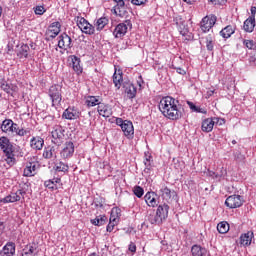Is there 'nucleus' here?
<instances>
[{
    "instance_id": "1",
    "label": "nucleus",
    "mask_w": 256,
    "mask_h": 256,
    "mask_svg": "<svg viewBox=\"0 0 256 256\" xmlns=\"http://www.w3.org/2000/svg\"><path fill=\"white\" fill-rule=\"evenodd\" d=\"M159 111L171 121H179L183 117V112L179 109V100L171 96L163 97L159 102Z\"/></svg>"
},
{
    "instance_id": "2",
    "label": "nucleus",
    "mask_w": 256,
    "mask_h": 256,
    "mask_svg": "<svg viewBox=\"0 0 256 256\" xmlns=\"http://www.w3.org/2000/svg\"><path fill=\"white\" fill-rule=\"evenodd\" d=\"M0 148L6 157L5 161L7 162V164L10 167H13V165H15L16 163L15 154H13L15 151V147L13 146L9 138H7L6 136L0 137Z\"/></svg>"
},
{
    "instance_id": "3",
    "label": "nucleus",
    "mask_w": 256,
    "mask_h": 256,
    "mask_svg": "<svg viewBox=\"0 0 256 256\" xmlns=\"http://www.w3.org/2000/svg\"><path fill=\"white\" fill-rule=\"evenodd\" d=\"M0 129L6 135H17L18 137H25L29 133L27 130L19 128V124L13 122L11 119L3 120Z\"/></svg>"
},
{
    "instance_id": "4",
    "label": "nucleus",
    "mask_w": 256,
    "mask_h": 256,
    "mask_svg": "<svg viewBox=\"0 0 256 256\" xmlns=\"http://www.w3.org/2000/svg\"><path fill=\"white\" fill-rule=\"evenodd\" d=\"M63 88L61 85H52L48 90V96L52 101V107H59L63 101Z\"/></svg>"
},
{
    "instance_id": "5",
    "label": "nucleus",
    "mask_w": 256,
    "mask_h": 256,
    "mask_svg": "<svg viewBox=\"0 0 256 256\" xmlns=\"http://www.w3.org/2000/svg\"><path fill=\"white\" fill-rule=\"evenodd\" d=\"M116 125L121 127L122 132L127 137V139H133L135 135V128L133 127V122L130 120H123V118H116Z\"/></svg>"
},
{
    "instance_id": "6",
    "label": "nucleus",
    "mask_w": 256,
    "mask_h": 256,
    "mask_svg": "<svg viewBox=\"0 0 256 256\" xmlns=\"http://www.w3.org/2000/svg\"><path fill=\"white\" fill-rule=\"evenodd\" d=\"M52 143L54 145H61L65 140V129L61 125H55L51 131Z\"/></svg>"
},
{
    "instance_id": "7",
    "label": "nucleus",
    "mask_w": 256,
    "mask_h": 256,
    "mask_svg": "<svg viewBox=\"0 0 256 256\" xmlns=\"http://www.w3.org/2000/svg\"><path fill=\"white\" fill-rule=\"evenodd\" d=\"M25 195H27V192L23 189H19L2 198L0 203H17V201H25Z\"/></svg>"
},
{
    "instance_id": "8",
    "label": "nucleus",
    "mask_w": 256,
    "mask_h": 256,
    "mask_svg": "<svg viewBox=\"0 0 256 256\" xmlns=\"http://www.w3.org/2000/svg\"><path fill=\"white\" fill-rule=\"evenodd\" d=\"M132 27L133 24L131 23V20H126L123 23L118 24L113 31L115 39H122V37H125L127 31Z\"/></svg>"
},
{
    "instance_id": "9",
    "label": "nucleus",
    "mask_w": 256,
    "mask_h": 256,
    "mask_svg": "<svg viewBox=\"0 0 256 256\" xmlns=\"http://www.w3.org/2000/svg\"><path fill=\"white\" fill-rule=\"evenodd\" d=\"M77 27L85 33V35H95V26H93L87 19L83 17L76 18Z\"/></svg>"
},
{
    "instance_id": "10",
    "label": "nucleus",
    "mask_w": 256,
    "mask_h": 256,
    "mask_svg": "<svg viewBox=\"0 0 256 256\" xmlns=\"http://www.w3.org/2000/svg\"><path fill=\"white\" fill-rule=\"evenodd\" d=\"M243 203H245L243 196L235 194L229 196L225 201V205L229 207V209H238V207L243 206Z\"/></svg>"
},
{
    "instance_id": "11",
    "label": "nucleus",
    "mask_w": 256,
    "mask_h": 256,
    "mask_svg": "<svg viewBox=\"0 0 256 256\" xmlns=\"http://www.w3.org/2000/svg\"><path fill=\"white\" fill-rule=\"evenodd\" d=\"M160 197H162L163 201L166 203H173V201L177 199V192L169 189L167 186H162L160 189Z\"/></svg>"
},
{
    "instance_id": "12",
    "label": "nucleus",
    "mask_w": 256,
    "mask_h": 256,
    "mask_svg": "<svg viewBox=\"0 0 256 256\" xmlns=\"http://www.w3.org/2000/svg\"><path fill=\"white\" fill-rule=\"evenodd\" d=\"M217 23V16L209 15L205 16L200 22V29L203 33H207Z\"/></svg>"
},
{
    "instance_id": "13",
    "label": "nucleus",
    "mask_w": 256,
    "mask_h": 256,
    "mask_svg": "<svg viewBox=\"0 0 256 256\" xmlns=\"http://www.w3.org/2000/svg\"><path fill=\"white\" fill-rule=\"evenodd\" d=\"M58 47L59 49H63L64 51H68L73 47V40L68 36L67 33H62L58 36Z\"/></svg>"
},
{
    "instance_id": "14",
    "label": "nucleus",
    "mask_w": 256,
    "mask_h": 256,
    "mask_svg": "<svg viewBox=\"0 0 256 256\" xmlns=\"http://www.w3.org/2000/svg\"><path fill=\"white\" fill-rule=\"evenodd\" d=\"M75 153V144L72 141H68L63 145V148L60 152V156L62 159H71Z\"/></svg>"
},
{
    "instance_id": "15",
    "label": "nucleus",
    "mask_w": 256,
    "mask_h": 256,
    "mask_svg": "<svg viewBox=\"0 0 256 256\" xmlns=\"http://www.w3.org/2000/svg\"><path fill=\"white\" fill-rule=\"evenodd\" d=\"M219 123V118H206L202 121L201 129L203 133H211L213 131V127Z\"/></svg>"
},
{
    "instance_id": "16",
    "label": "nucleus",
    "mask_w": 256,
    "mask_h": 256,
    "mask_svg": "<svg viewBox=\"0 0 256 256\" xmlns=\"http://www.w3.org/2000/svg\"><path fill=\"white\" fill-rule=\"evenodd\" d=\"M81 113L75 107H68L62 114L63 119H68L69 121H73L75 119H79Z\"/></svg>"
},
{
    "instance_id": "17",
    "label": "nucleus",
    "mask_w": 256,
    "mask_h": 256,
    "mask_svg": "<svg viewBox=\"0 0 256 256\" xmlns=\"http://www.w3.org/2000/svg\"><path fill=\"white\" fill-rule=\"evenodd\" d=\"M123 89L128 99H135V97H137V88L133 83H131V81L124 82Z\"/></svg>"
},
{
    "instance_id": "18",
    "label": "nucleus",
    "mask_w": 256,
    "mask_h": 256,
    "mask_svg": "<svg viewBox=\"0 0 256 256\" xmlns=\"http://www.w3.org/2000/svg\"><path fill=\"white\" fill-rule=\"evenodd\" d=\"M37 169H39L38 162H27L24 168V177H35L37 175Z\"/></svg>"
},
{
    "instance_id": "19",
    "label": "nucleus",
    "mask_w": 256,
    "mask_h": 256,
    "mask_svg": "<svg viewBox=\"0 0 256 256\" xmlns=\"http://www.w3.org/2000/svg\"><path fill=\"white\" fill-rule=\"evenodd\" d=\"M45 145V140L40 136H33L30 139V147L34 151H41Z\"/></svg>"
},
{
    "instance_id": "20",
    "label": "nucleus",
    "mask_w": 256,
    "mask_h": 256,
    "mask_svg": "<svg viewBox=\"0 0 256 256\" xmlns=\"http://www.w3.org/2000/svg\"><path fill=\"white\" fill-rule=\"evenodd\" d=\"M97 111L101 117H111L113 115V108L109 104L101 103L97 107Z\"/></svg>"
},
{
    "instance_id": "21",
    "label": "nucleus",
    "mask_w": 256,
    "mask_h": 256,
    "mask_svg": "<svg viewBox=\"0 0 256 256\" xmlns=\"http://www.w3.org/2000/svg\"><path fill=\"white\" fill-rule=\"evenodd\" d=\"M191 255L192 256H209V251L207 248L202 247L201 245L194 244L191 247Z\"/></svg>"
},
{
    "instance_id": "22",
    "label": "nucleus",
    "mask_w": 256,
    "mask_h": 256,
    "mask_svg": "<svg viewBox=\"0 0 256 256\" xmlns=\"http://www.w3.org/2000/svg\"><path fill=\"white\" fill-rule=\"evenodd\" d=\"M101 101H103L102 99H101V96H91V95H89V96H86L85 97V105L87 106V107H99V105H101Z\"/></svg>"
},
{
    "instance_id": "23",
    "label": "nucleus",
    "mask_w": 256,
    "mask_h": 256,
    "mask_svg": "<svg viewBox=\"0 0 256 256\" xmlns=\"http://www.w3.org/2000/svg\"><path fill=\"white\" fill-rule=\"evenodd\" d=\"M15 255V243L7 242L3 249L0 251V256H14Z\"/></svg>"
},
{
    "instance_id": "24",
    "label": "nucleus",
    "mask_w": 256,
    "mask_h": 256,
    "mask_svg": "<svg viewBox=\"0 0 256 256\" xmlns=\"http://www.w3.org/2000/svg\"><path fill=\"white\" fill-rule=\"evenodd\" d=\"M144 201L148 207H157V194L155 192H147L144 196Z\"/></svg>"
},
{
    "instance_id": "25",
    "label": "nucleus",
    "mask_w": 256,
    "mask_h": 256,
    "mask_svg": "<svg viewBox=\"0 0 256 256\" xmlns=\"http://www.w3.org/2000/svg\"><path fill=\"white\" fill-rule=\"evenodd\" d=\"M70 59L72 61V69L77 73V75H81L83 73V67H81V58L72 55L70 56Z\"/></svg>"
},
{
    "instance_id": "26",
    "label": "nucleus",
    "mask_w": 256,
    "mask_h": 256,
    "mask_svg": "<svg viewBox=\"0 0 256 256\" xmlns=\"http://www.w3.org/2000/svg\"><path fill=\"white\" fill-rule=\"evenodd\" d=\"M253 237V231H248L247 233L242 234L240 236V245H243V247H249L253 241Z\"/></svg>"
},
{
    "instance_id": "27",
    "label": "nucleus",
    "mask_w": 256,
    "mask_h": 256,
    "mask_svg": "<svg viewBox=\"0 0 256 256\" xmlns=\"http://www.w3.org/2000/svg\"><path fill=\"white\" fill-rule=\"evenodd\" d=\"M1 89L5 91L8 95H11L12 97L19 91V87L14 84H9V83H2L1 84Z\"/></svg>"
},
{
    "instance_id": "28",
    "label": "nucleus",
    "mask_w": 256,
    "mask_h": 256,
    "mask_svg": "<svg viewBox=\"0 0 256 256\" xmlns=\"http://www.w3.org/2000/svg\"><path fill=\"white\" fill-rule=\"evenodd\" d=\"M156 213L159 217L162 218L163 221H165L169 217V206L167 205V203L159 205Z\"/></svg>"
},
{
    "instance_id": "29",
    "label": "nucleus",
    "mask_w": 256,
    "mask_h": 256,
    "mask_svg": "<svg viewBox=\"0 0 256 256\" xmlns=\"http://www.w3.org/2000/svg\"><path fill=\"white\" fill-rule=\"evenodd\" d=\"M113 83L116 87V89H121L123 86V72L121 70L115 71L113 74Z\"/></svg>"
},
{
    "instance_id": "30",
    "label": "nucleus",
    "mask_w": 256,
    "mask_h": 256,
    "mask_svg": "<svg viewBox=\"0 0 256 256\" xmlns=\"http://www.w3.org/2000/svg\"><path fill=\"white\" fill-rule=\"evenodd\" d=\"M179 31H180V34L182 37H184V39L186 41H191L193 40V33H191L189 31V27L187 25H185L184 23H182L180 26H179Z\"/></svg>"
},
{
    "instance_id": "31",
    "label": "nucleus",
    "mask_w": 256,
    "mask_h": 256,
    "mask_svg": "<svg viewBox=\"0 0 256 256\" xmlns=\"http://www.w3.org/2000/svg\"><path fill=\"white\" fill-rule=\"evenodd\" d=\"M243 29L246 33H253L255 31V18L248 17L244 21Z\"/></svg>"
},
{
    "instance_id": "32",
    "label": "nucleus",
    "mask_w": 256,
    "mask_h": 256,
    "mask_svg": "<svg viewBox=\"0 0 256 256\" xmlns=\"http://www.w3.org/2000/svg\"><path fill=\"white\" fill-rule=\"evenodd\" d=\"M234 33H235V26L228 25L220 31V36L223 37V39H229L231 35H233Z\"/></svg>"
},
{
    "instance_id": "33",
    "label": "nucleus",
    "mask_w": 256,
    "mask_h": 256,
    "mask_svg": "<svg viewBox=\"0 0 256 256\" xmlns=\"http://www.w3.org/2000/svg\"><path fill=\"white\" fill-rule=\"evenodd\" d=\"M29 51H31L29 45L22 44L17 52V57H19L20 59H27V57H29Z\"/></svg>"
},
{
    "instance_id": "34",
    "label": "nucleus",
    "mask_w": 256,
    "mask_h": 256,
    "mask_svg": "<svg viewBox=\"0 0 256 256\" xmlns=\"http://www.w3.org/2000/svg\"><path fill=\"white\" fill-rule=\"evenodd\" d=\"M48 33H54V36L59 35L61 33V22H52L48 27Z\"/></svg>"
},
{
    "instance_id": "35",
    "label": "nucleus",
    "mask_w": 256,
    "mask_h": 256,
    "mask_svg": "<svg viewBox=\"0 0 256 256\" xmlns=\"http://www.w3.org/2000/svg\"><path fill=\"white\" fill-rule=\"evenodd\" d=\"M106 25H109V19H107V17H101L95 23L97 31H103Z\"/></svg>"
},
{
    "instance_id": "36",
    "label": "nucleus",
    "mask_w": 256,
    "mask_h": 256,
    "mask_svg": "<svg viewBox=\"0 0 256 256\" xmlns=\"http://www.w3.org/2000/svg\"><path fill=\"white\" fill-rule=\"evenodd\" d=\"M44 159H53V157H57V153L55 152V147H47L43 151Z\"/></svg>"
},
{
    "instance_id": "37",
    "label": "nucleus",
    "mask_w": 256,
    "mask_h": 256,
    "mask_svg": "<svg viewBox=\"0 0 256 256\" xmlns=\"http://www.w3.org/2000/svg\"><path fill=\"white\" fill-rule=\"evenodd\" d=\"M92 225H95L96 227H101L107 223V216H97L95 219L91 220Z\"/></svg>"
},
{
    "instance_id": "38",
    "label": "nucleus",
    "mask_w": 256,
    "mask_h": 256,
    "mask_svg": "<svg viewBox=\"0 0 256 256\" xmlns=\"http://www.w3.org/2000/svg\"><path fill=\"white\" fill-rule=\"evenodd\" d=\"M54 168L58 173H67L69 171V165L62 161L57 162Z\"/></svg>"
},
{
    "instance_id": "39",
    "label": "nucleus",
    "mask_w": 256,
    "mask_h": 256,
    "mask_svg": "<svg viewBox=\"0 0 256 256\" xmlns=\"http://www.w3.org/2000/svg\"><path fill=\"white\" fill-rule=\"evenodd\" d=\"M148 221L149 223H151V225H161V223H163V218L161 216H159V214L156 215H150L148 216Z\"/></svg>"
},
{
    "instance_id": "40",
    "label": "nucleus",
    "mask_w": 256,
    "mask_h": 256,
    "mask_svg": "<svg viewBox=\"0 0 256 256\" xmlns=\"http://www.w3.org/2000/svg\"><path fill=\"white\" fill-rule=\"evenodd\" d=\"M217 231L219 233H221L222 235H225V233L229 232V223H227L225 221L218 223Z\"/></svg>"
},
{
    "instance_id": "41",
    "label": "nucleus",
    "mask_w": 256,
    "mask_h": 256,
    "mask_svg": "<svg viewBox=\"0 0 256 256\" xmlns=\"http://www.w3.org/2000/svg\"><path fill=\"white\" fill-rule=\"evenodd\" d=\"M206 49L207 51H213L215 49V37L212 35L206 37Z\"/></svg>"
},
{
    "instance_id": "42",
    "label": "nucleus",
    "mask_w": 256,
    "mask_h": 256,
    "mask_svg": "<svg viewBox=\"0 0 256 256\" xmlns=\"http://www.w3.org/2000/svg\"><path fill=\"white\" fill-rule=\"evenodd\" d=\"M117 4L114 6V12L116 15H121V9L125 7V1L124 0H113Z\"/></svg>"
},
{
    "instance_id": "43",
    "label": "nucleus",
    "mask_w": 256,
    "mask_h": 256,
    "mask_svg": "<svg viewBox=\"0 0 256 256\" xmlns=\"http://www.w3.org/2000/svg\"><path fill=\"white\" fill-rule=\"evenodd\" d=\"M209 175L215 179H221V177H225V175H227V170L222 168L220 172H209Z\"/></svg>"
},
{
    "instance_id": "44",
    "label": "nucleus",
    "mask_w": 256,
    "mask_h": 256,
    "mask_svg": "<svg viewBox=\"0 0 256 256\" xmlns=\"http://www.w3.org/2000/svg\"><path fill=\"white\" fill-rule=\"evenodd\" d=\"M116 225H117V218L110 217V222L106 227V231L108 233L113 232V229H115Z\"/></svg>"
},
{
    "instance_id": "45",
    "label": "nucleus",
    "mask_w": 256,
    "mask_h": 256,
    "mask_svg": "<svg viewBox=\"0 0 256 256\" xmlns=\"http://www.w3.org/2000/svg\"><path fill=\"white\" fill-rule=\"evenodd\" d=\"M133 193H134V195H136V197H138V199H141L143 197V195L145 194V190H143V187H141V186H135L133 188Z\"/></svg>"
},
{
    "instance_id": "46",
    "label": "nucleus",
    "mask_w": 256,
    "mask_h": 256,
    "mask_svg": "<svg viewBox=\"0 0 256 256\" xmlns=\"http://www.w3.org/2000/svg\"><path fill=\"white\" fill-rule=\"evenodd\" d=\"M23 251L24 253L22 254V256H33V253H35V247L32 245H28Z\"/></svg>"
},
{
    "instance_id": "47",
    "label": "nucleus",
    "mask_w": 256,
    "mask_h": 256,
    "mask_svg": "<svg viewBox=\"0 0 256 256\" xmlns=\"http://www.w3.org/2000/svg\"><path fill=\"white\" fill-rule=\"evenodd\" d=\"M44 186L47 187L48 189H51L52 191L58 189L57 184H55V182H53L52 179L46 180L44 182Z\"/></svg>"
},
{
    "instance_id": "48",
    "label": "nucleus",
    "mask_w": 256,
    "mask_h": 256,
    "mask_svg": "<svg viewBox=\"0 0 256 256\" xmlns=\"http://www.w3.org/2000/svg\"><path fill=\"white\" fill-rule=\"evenodd\" d=\"M153 160H144V165H145V169H144V173H149L151 171V167Z\"/></svg>"
},
{
    "instance_id": "49",
    "label": "nucleus",
    "mask_w": 256,
    "mask_h": 256,
    "mask_svg": "<svg viewBox=\"0 0 256 256\" xmlns=\"http://www.w3.org/2000/svg\"><path fill=\"white\" fill-rule=\"evenodd\" d=\"M45 7L43 6H36L34 8L35 15H43L45 13Z\"/></svg>"
},
{
    "instance_id": "50",
    "label": "nucleus",
    "mask_w": 256,
    "mask_h": 256,
    "mask_svg": "<svg viewBox=\"0 0 256 256\" xmlns=\"http://www.w3.org/2000/svg\"><path fill=\"white\" fill-rule=\"evenodd\" d=\"M244 45L247 49H253V47H255V42L253 40H244Z\"/></svg>"
},
{
    "instance_id": "51",
    "label": "nucleus",
    "mask_w": 256,
    "mask_h": 256,
    "mask_svg": "<svg viewBox=\"0 0 256 256\" xmlns=\"http://www.w3.org/2000/svg\"><path fill=\"white\" fill-rule=\"evenodd\" d=\"M131 3L133 5H145V3H147V0H131Z\"/></svg>"
},
{
    "instance_id": "52",
    "label": "nucleus",
    "mask_w": 256,
    "mask_h": 256,
    "mask_svg": "<svg viewBox=\"0 0 256 256\" xmlns=\"http://www.w3.org/2000/svg\"><path fill=\"white\" fill-rule=\"evenodd\" d=\"M187 105L190 107L191 111H193L194 113H197V105H195L193 102H187Z\"/></svg>"
},
{
    "instance_id": "53",
    "label": "nucleus",
    "mask_w": 256,
    "mask_h": 256,
    "mask_svg": "<svg viewBox=\"0 0 256 256\" xmlns=\"http://www.w3.org/2000/svg\"><path fill=\"white\" fill-rule=\"evenodd\" d=\"M128 249H129V251H130L131 253H135V251H137V246L135 245V243L131 242V243L129 244Z\"/></svg>"
},
{
    "instance_id": "54",
    "label": "nucleus",
    "mask_w": 256,
    "mask_h": 256,
    "mask_svg": "<svg viewBox=\"0 0 256 256\" xmlns=\"http://www.w3.org/2000/svg\"><path fill=\"white\" fill-rule=\"evenodd\" d=\"M196 113H202V115H207V109L201 108V106H198Z\"/></svg>"
},
{
    "instance_id": "55",
    "label": "nucleus",
    "mask_w": 256,
    "mask_h": 256,
    "mask_svg": "<svg viewBox=\"0 0 256 256\" xmlns=\"http://www.w3.org/2000/svg\"><path fill=\"white\" fill-rule=\"evenodd\" d=\"M176 69V73H179V75H186V71H185V69H183V68H175Z\"/></svg>"
},
{
    "instance_id": "56",
    "label": "nucleus",
    "mask_w": 256,
    "mask_h": 256,
    "mask_svg": "<svg viewBox=\"0 0 256 256\" xmlns=\"http://www.w3.org/2000/svg\"><path fill=\"white\" fill-rule=\"evenodd\" d=\"M143 77L142 76H139L138 79H137V85L140 87H143Z\"/></svg>"
},
{
    "instance_id": "57",
    "label": "nucleus",
    "mask_w": 256,
    "mask_h": 256,
    "mask_svg": "<svg viewBox=\"0 0 256 256\" xmlns=\"http://www.w3.org/2000/svg\"><path fill=\"white\" fill-rule=\"evenodd\" d=\"M250 11H251V16H249V17H253V19H255L256 7H255V6H252L251 9H250Z\"/></svg>"
},
{
    "instance_id": "58",
    "label": "nucleus",
    "mask_w": 256,
    "mask_h": 256,
    "mask_svg": "<svg viewBox=\"0 0 256 256\" xmlns=\"http://www.w3.org/2000/svg\"><path fill=\"white\" fill-rule=\"evenodd\" d=\"M152 159H153V156H151V154L145 153V159H144V161H153Z\"/></svg>"
},
{
    "instance_id": "59",
    "label": "nucleus",
    "mask_w": 256,
    "mask_h": 256,
    "mask_svg": "<svg viewBox=\"0 0 256 256\" xmlns=\"http://www.w3.org/2000/svg\"><path fill=\"white\" fill-rule=\"evenodd\" d=\"M3 231H5V224L0 222V235H3Z\"/></svg>"
},
{
    "instance_id": "60",
    "label": "nucleus",
    "mask_w": 256,
    "mask_h": 256,
    "mask_svg": "<svg viewBox=\"0 0 256 256\" xmlns=\"http://www.w3.org/2000/svg\"><path fill=\"white\" fill-rule=\"evenodd\" d=\"M51 180L53 181L54 185L61 183V178H53Z\"/></svg>"
},
{
    "instance_id": "61",
    "label": "nucleus",
    "mask_w": 256,
    "mask_h": 256,
    "mask_svg": "<svg viewBox=\"0 0 256 256\" xmlns=\"http://www.w3.org/2000/svg\"><path fill=\"white\" fill-rule=\"evenodd\" d=\"M184 3H187L188 5H193L197 0H183Z\"/></svg>"
},
{
    "instance_id": "62",
    "label": "nucleus",
    "mask_w": 256,
    "mask_h": 256,
    "mask_svg": "<svg viewBox=\"0 0 256 256\" xmlns=\"http://www.w3.org/2000/svg\"><path fill=\"white\" fill-rule=\"evenodd\" d=\"M55 37H57V36H55V33L50 34V39H55Z\"/></svg>"
},
{
    "instance_id": "63",
    "label": "nucleus",
    "mask_w": 256,
    "mask_h": 256,
    "mask_svg": "<svg viewBox=\"0 0 256 256\" xmlns=\"http://www.w3.org/2000/svg\"><path fill=\"white\" fill-rule=\"evenodd\" d=\"M232 145H237V141L236 140H232Z\"/></svg>"
},
{
    "instance_id": "64",
    "label": "nucleus",
    "mask_w": 256,
    "mask_h": 256,
    "mask_svg": "<svg viewBox=\"0 0 256 256\" xmlns=\"http://www.w3.org/2000/svg\"><path fill=\"white\" fill-rule=\"evenodd\" d=\"M213 93H214V91H210V92H208V95H213Z\"/></svg>"
}]
</instances>
